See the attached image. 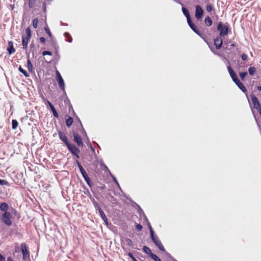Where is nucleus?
<instances>
[{
  "instance_id": "nucleus-20",
  "label": "nucleus",
  "mask_w": 261,
  "mask_h": 261,
  "mask_svg": "<svg viewBox=\"0 0 261 261\" xmlns=\"http://www.w3.org/2000/svg\"><path fill=\"white\" fill-rule=\"evenodd\" d=\"M73 122V119L70 116H68V118L66 119V124L68 127H70Z\"/></svg>"
},
{
  "instance_id": "nucleus-1",
  "label": "nucleus",
  "mask_w": 261,
  "mask_h": 261,
  "mask_svg": "<svg viewBox=\"0 0 261 261\" xmlns=\"http://www.w3.org/2000/svg\"><path fill=\"white\" fill-rule=\"evenodd\" d=\"M149 227L150 233V237L152 242L156 245V246L159 248V249L163 251H165V248L161 243V241L158 237V236L154 234V231L150 225L149 223Z\"/></svg>"
},
{
  "instance_id": "nucleus-34",
  "label": "nucleus",
  "mask_w": 261,
  "mask_h": 261,
  "mask_svg": "<svg viewBox=\"0 0 261 261\" xmlns=\"http://www.w3.org/2000/svg\"><path fill=\"white\" fill-rule=\"evenodd\" d=\"M44 30L45 31V32H46V33L48 34V35L50 37H52V35H51V33L49 29V28L46 27H45L44 28Z\"/></svg>"
},
{
  "instance_id": "nucleus-22",
  "label": "nucleus",
  "mask_w": 261,
  "mask_h": 261,
  "mask_svg": "<svg viewBox=\"0 0 261 261\" xmlns=\"http://www.w3.org/2000/svg\"><path fill=\"white\" fill-rule=\"evenodd\" d=\"M143 252L147 253V254H149V255L152 253L150 248L147 246L143 247Z\"/></svg>"
},
{
  "instance_id": "nucleus-35",
  "label": "nucleus",
  "mask_w": 261,
  "mask_h": 261,
  "mask_svg": "<svg viewBox=\"0 0 261 261\" xmlns=\"http://www.w3.org/2000/svg\"><path fill=\"white\" fill-rule=\"evenodd\" d=\"M64 36L68 38V41L71 42L72 41V38L70 36L69 34L68 33H65L64 34Z\"/></svg>"
},
{
  "instance_id": "nucleus-36",
  "label": "nucleus",
  "mask_w": 261,
  "mask_h": 261,
  "mask_svg": "<svg viewBox=\"0 0 261 261\" xmlns=\"http://www.w3.org/2000/svg\"><path fill=\"white\" fill-rule=\"evenodd\" d=\"M206 10L208 12H210L213 10V7L212 5H208L206 6Z\"/></svg>"
},
{
  "instance_id": "nucleus-41",
  "label": "nucleus",
  "mask_w": 261,
  "mask_h": 261,
  "mask_svg": "<svg viewBox=\"0 0 261 261\" xmlns=\"http://www.w3.org/2000/svg\"><path fill=\"white\" fill-rule=\"evenodd\" d=\"M56 74H57V79H59L60 77V78H62V76L60 74V72H59V71L58 70H56Z\"/></svg>"
},
{
  "instance_id": "nucleus-17",
  "label": "nucleus",
  "mask_w": 261,
  "mask_h": 261,
  "mask_svg": "<svg viewBox=\"0 0 261 261\" xmlns=\"http://www.w3.org/2000/svg\"><path fill=\"white\" fill-rule=\"evenodd\" d=\"M7 50L10 55L12 54L13 53H14L15 51V49L13 47V44L12 42H10L9 43V46L7 48Z\"/></svg>"
},
{
  "instance_id": "nucleus-28",
  "label": "nucleus",
  "mask_w": 261,
  "mask_h": 261,
  "mask_svg": "<svg viewBox=\"0 0 261 261\" xmlns=\"http://www.w3.org/2000/svg\"><path fill=\"white\" fill-rule=\"evenodd\" d=\"M27 65L29 71L31 72L33 69V66L30 59L28 60L27 61Z\"/></svg>"
},
{
  "instance_id": "nucleus-16",
  "label": "nucleus",
  "mask_w": 261,
  "mask_h": 261,
  "mask_svg": "<svg viewBox=\"0 0 261 261\" xmlns=\"http://www.w3.org/2000/svg\"><path fill=\"white\" fill-rule=\"evenodd\" d=\"M9 205L7 203L3 202L0 205V209L2 211L4 212V213H8V212L9 210Z\"/></svg>"
},
{
  "instance_id": "nucleus-51",
  "label": "nucleus",
  "mask_w": 261,
  "mask_h": 261,
  "mask_svg": "<svg viewBox=\"0 0 261 261\" xmlns=\"http://www.w3.org/2000/svg\"><path fill=\"white\" fill-rule=\"evenodd\" d=\"M260 108H261V106H260V108H256V109L258 111H259L260 109Z\"/></svg>"
},
{
  "instance_id": "nucleus-48",
  "label": "nucleus",
  "mask_w": 261,
  "mask_h": 261,
  "mask_svg": "<svg viewBox=\"0 0 261 261\" xmlns=\"http://www.w3.org/2000/svg\"><path fill=\"white\" fill-rule=\"evenodd\" d=\"M7 261H14L11 257H9L7 258Z\"/></svg>"
},
{
  "instance_id": "nucleus-27",
  "label": "nucleus",
  "mask_w": 261,
  "mask_h": 261,
  "mask_svg": "<svg viewBox=\"0 0 261 261\" xmlns=\"http://www.w3.org/2000/svg\"><path fill=\"white\" fill-rule=\"evenodd\" d=\"M38 22H39V20L38 18H34L33 20V26L34 28H37V27H38Z\"/></svg>"
},
{
  "instance_id": "nucleus-2",
  "label": "nucleus",
  "mask_w": 261,
  "mask_h": 261,
  "mask_svg": "<svg viewBox=\"0 0 261 261\" xmlns=\"http://www.w3.org/2000/svg\"><path fill=\"white\" fill-rule=\"evenodd\" d=\"M25 34L26 35H24L22 36V44L23 46V48L26 49L28 47V44L30 39L32 36L31 31L29 27L26 29L25 30Z\"/></svg>"
},
{
  "instance_id": "nucleus-55",
  "label": "nucleus",
  "mask_w": 261,
  "mask_h": 261,
  "mask_svg": "<svg viewBox=\"0 0 261 261\" xmlns=\"http://www.w3.org/2000/svg\"><path fill=\"white\" fill-rule=\"evenodd\" d=\"M135 261H138V260L136 259V260H135Z\"/></svg>"
},
{
  "instance_id": "nucleus-40",
  "label": "nucleus",
  "mask_w": 261,
  "mask_h": 261,
  "mask_svg": "<svg viewBox=\"0 0 261 261\" xmlns=\"http://www.w3.org/2000/svg\"><path fill=\"white\" fill-rule=\"evenodd\" d=\"M241 57L243 61H246L248 58V56L246 54H244L242 55Z\"/></svg>"
},
{
  "instance_id": "nucleus-43",
  "label": "nucleus",
  "mask_w": 261,
  "mask_h": 261,
  "mask_svg": "<svg viewBox=\"0 0 261 261\" xmlns=\"http://www.w3.org/2000/svg\"><path fill=\"white\" fill-rule=\"evenodd\" d=\"M7 183V181L5 180L0 179V185H4Z\"/></svg>"
},
{
  "instance_id": "nucleus-49",
  "label": "nucleus",
  "mask_w": 261,
  "mask_h": 261,
  "mask_svg": "<svg viewBox=\"0 0 261 261\" xmlns=\"http://www.w3.org/2000/svg\"><path fill=\"white\" fill-rule=\"evenodd\" d=\"M257 88L259 91H261V86H257Z\"/></svg>"
},
{
  "instance_id": "nucleus-8",
  "label": "nucleus",
  "mask_w": 261,
  "mask_h": 261,
  "mask_svg": "<svg viewBox=\"0 0 261 261\" xmlns=\"http://www.w3.org/2000/svg\"><path fill=\"white\" fill-rule=\"evenodd\" d=\"M203 14V11L199 5H197L195 7V17L197 20L200 19Z\"/></svg>"
},
{
  "instance_id": "nucleus-31",
  "label": "nucleus",
  "mask_w": 261,
  "mask_h": 261,
  "mask_svg": "<svg viewBox=\"0 0 261 261\" xmlns=\"http://www.w3.org/2000/svg\"><path fill=\"white\" fill-rule=\"evenodd\" d=\"M35 2H36V0H29V7L31 8H33L35 3Z\"/></svg>"
},
{
  "instance_id": "nucleus-46",
  "label": "nucleus",
  "mask_w": 261,
  "mask_h": 261,
  "mask_svg": "<svg viewBox=\"0 0 261 261\" xmlns=\"http://www.w3.org/2000/svg\"><path fill=\"white\" fill-rule=\"evenodd\" d=\"M40 41L42 43H44V42L45 41V39L44 37H41L40 38Z\"/></svg>"
},
{
  "instance_id": "nucleus-21",
  "label": "nucleus",
  "mask_w": 261,
  "mask_h": 261,
  "mask_svg": "<svg viewBox=\"0 0 261 261\" xmlns=\"http://www.w3.org/2000/svg\"><path fill=\"white\" fill-rule=\"evenodd\" d=\"M237 85L243 92H246L247 90L246 87L241 82H239V83Z\"/></svg>"
},
{
  "instance_id": "nucleus-7",
  "label": "nucleus",
  "mask_w": 261,
  "mask_h": 261,
  "mask_svg": "<svg viewBox=\"0 0 261 261\" xmlns=\"http://www.w3.org/2000/svg\"><path fill=\"white\" fill-rule=\"evenodd\" d=\"M21 250L22 253L23 259L26 260L30 257V253L27 249V246L25 243H21Z\"/></svg>"
},
{
  "instance_id": "nucleus-42",
  "label": "nucleus",
  "mask_w": 261,
  "mask_h": 261,
  "mask_svg": "<svg viewBox=\"0 0 261 261\" xmlns=\"http://www.w3.org/2000/svg\"><path fill=\"white\" fill-rule=\"evenodd\" d=\"M232 81L234 82V83L237 85L239 83V82H240V80H239L238 77H237V78H236L234 80H232Z\"/></svg>"
},
{
  "instance_id": "nucleus-10",
  "label": "nucleus",
  "mask_w": 261,
  "mask_h": 261,
  "mask_svg": "<svg viewBox=\"0 0 261 261\" xmlns=\"http://www.w3.org/2000/svg\"><path fill=\"white\" fill-rule=\"evenodd\" d=\"M73 136L74 137V141L80 146H83V143L81 137L76 133H73Z\"/></svg>"
},
{
  "instance_id": "nucleus-26",
  "label": "nucleus",
  "mask_w": 261,
  "mask_h": 261,
  "mask_svg": "<svg viewBox=\"0 0 261 261\" xmlns=\"http://www.w3.org/2000/svg\"><path fill=\"white\" fill-rule=\"evenodd\" d=\"M251 98L252 102L253 105L259 103L258 99L254 95H252L251 96Z\"/></svg>"
},
{
  "instance_id": "nucleus-12",
  "label": "nucleus",
  "mask_w": 261,
  "mask_h": 261,
  "mask_svg": "<svg viewBox=\"0 0 261 261\" xmlns=\"http://www.w3.org/2000/svg\"><path fill=\"white\" fill-rule=\"evenodd\" d=\"M97 210H98L99 213L101 218L102 219V220L105 222L106 224H108V221H107V217L99 206H97Z\"/></svg>"
},
{
  "instance_id": "nucleus-39",
  "label": "nucleus",
  "mask_w": 261,
  "mask_h": 261,
  "mask_svg": "<svg viewBox=\"0 0 261 261\" xmlns=\"http://www.w3.org/2000/svg\"><path fill=\"white\" fill-rule=\"evenodd\" d=\"M128 255L133 261H135V260H136V258L134 257L132 253L129 252L128 253Z\"/></svg>"
},
{
  "instance_id": "nucleus-50",
  "label": "nucleus",
  "mask_w": 261,
  "mask_h": 261,
  "mask_svg": "<svg viewBox=\"0 0 261 261\" xmlns=\"http://www.w3.org/2000/svg\"><path fill=\"white\" fill-rule=\"evenodd\" d=\"M114 180L115 181V182L117 185H118V181H117L115 177H114Z\"/></svg>"
},
{
  "instance_id": "nucleus-3",
  "label": "nucleus",
  "mask_w": 261,
  "mask_h": 261,
  "mask_svg": "<svg viewBox=\"0 0 261 261\" xmlns=\"http://www.w3.org/2000/svg\"><path fill=\"white\" fill-rule=\"evenodd\" d=\"M12 217V214L10 213H4L1 217V219L4 223L7 226H11L12 224L11 218Z\"/></svg>"
},
{
  "instance_id": "nucleus-54",
  "label": "nucleus",
  "mask_w": 261,
  "mask_h": 261,
  "mask_svg": "<svg viewBox=\"0 0 261 261\" xmlns=\"http://www.w3.org/2000/svg\"><path fill=\"white\" fill-rule=\"evenodd\" d=\"M166 254H167L168 256H170V254L169 253L166 252Z\"/></svg>"
},
{
  "instance_id": "nucleus-33",
  "label": "nucleus",
  "mask_w": 261,
  "mask_h": 261,
  "mask_svg": "<svg viewBox=\"0 0 261 261\" xmlns=\"http://www.w3.org/2000/svg\"><path fill=\"white\" fill-rule=\"evenodd\" d=\"M247 73L246 72H240L239 74L242 80H243L244 79V78L247 75Z\"/></svg>"
},
{
  "instance_id": "nucleus-52",
  "label": "nucleus",
  "mask_w": 261,
  "mask_h": 261,
  "mask_svg": "<svg viewBox=\"0 0 261 261\" xmlns=\"http://www.w3.org/2000/svg\"><path fill=\"white\" fill-rule=\"evenodd\" d=\"M231 46H233V47H234V46H236V44H234V43H233V44H231Z\"/></svg>"
},
{
  "instance_id": "nucleus-30",
  "label": "nucleus",
  "mask_w": 261,
  "mask_h": 261,
  "mask_svg": "<svg viewBox=\"0 0 261 261\" xmlns=\"http://www.w3.org/2000/svg\"><path fill=\"white\" fill-rule=\"evenodd\" d=\"M227 70L229 72L230 76H232L233 75H235L236 73L232 70L230 66H227Z\"/></svg>"
},
{
  "instance_id": "nucleus-14",
  "label": "nucleus",
  "mask_w": 261,
  "mask_h": 261,
  "mask_svg": "<svg viewBox=\"0 0 261 261\" xmlns=\"http://www.w3.org/2000/svg\"><path fill=\"white\" fill-rule=\"evenodd\" d=\"M182 11L184 15L187 17L188 23H190V22H191V20L189 12H188V10H187L185 8L182 7Z\"/></svg>"
},
{
  "instance_id": "nucleus-32",
  "label": "nucleus",
  "mask_w": 261,
  "mask_h": 261,
  "mask_svg": "<svg viewBox=\"0 0 261 261\" xmlns=\"http://www.w3.org/2000/svg\"><path fill=\"white\" fill-rule=\"evenodd\" d=\"M125 242H126V245L129 246H132V245H133L132 241L130 239H128V238H127L125 240Z\"/></svg>"
},
{
  "instance_id": "nucleus-38",
  "label": "nucleus",
  "mask_w": 261,
  "mask_h": 261,
  "mask_svg": "<svg viewBox=\"0 0 261 261\" xmlns=\"http://www.w3.org/2000/svg\"><path fill=\"white\" fill-rule=\"evenodd\" d=\"M136 228L138 231H140L142 229V226L141 224H137L136 226Z\"/></svg>"
},
{
  "instance_id": "nucleus-5",
  "label": "nucleus",
  "mask_w": 261,
  "mask_h": 261,
  "mask_svg": "<svg viewBox=\"0 0 261 261\" xmlns=\"http://www.w3.org/2000/svg\"><path fill=\"white\" fill-rule=\"evenodd\" d=\"M76 164H77V165L80 170V172H81V174H82L84 179L85 180L86 182L88 185H89L90 178L88 177L87 173H86V172L85 171V170H84V169L83 168V167H82V166L81 165L80 163L77 160L76 161Z\"/></svg>"
},
{
  "instance_id": "nucleus-45",
  "label": "nucleus",
  "mask_w": 261,
  "mask_h": 261,
  "mask_svg": "<svg viewBox=\"0 0 261 261\" xmlns=\"http://www.w3.org/2000/svg\"><path fill=\"white\" fill-rule=\"evenodd\" d=\"M253 106H254V108L255 109H256V108H260V103H259H259H256V104L253 105Z\"/></svg>"
},
{
  "instance_id": "nucleus-4",
  "label": "nucleus",
  "mask_w": 261,
  "mask_h": 261,
  "mask_svg": "<svg viewBox=\"0 0 261 261\" xmlns=\"http://www.w3.org/2000/svg\"><path fill=\"white\" fill-rule=\"evenodd\" d=\"M217 29L220 31L221 36H224L228 34V27L227 25H223L222 22H219L217 27Z\"/></svg>"
},
{
  "instance_id": "nucleus-29",
  "label": "nucleus",
  "mask_w": 261,
  "mask_h": 261,
  "mask_svg": "<svg viewBox=\"0 0 261 261\" xmlns=\"http://www.w3.org/2000/svg\"><path fill=\"white\" fill-rule=\"evenodd\" d=\"M248 71H249V74L251 75H253L254 74V73L255 72L256 69H255V68L254 67H250L249 68Z\"/></svg>"
},
{
  "instance_id": "nucleus-9",
  "label": "nucleus",
  "mask_w": 261,
  "mask_h": 261,
  "mask_svg": "<svg viewBox=\"0 0 261 261\" xmlns=\"http://www.w3.org/2000/svg\"><path fill=\"white\" fill-rule=\"evenodd\" d=\"M223 39L221 38V36H218L214 40V44L217 49H220L222 45Z\"/></svg>"
},
{
  "instance_id": "nucleus-24",
  "label": "nucleus",
  "mask_w": 261,
  "mask_h": 261,
  "mask_svg": "<svg viewBox=\"0 0 261 261\" xmlns=\"http://www.w3.org/2000/svg\"><path fill=\"white\" fill-rule=\"evenodd\" d=\"M150 256L153 260L155 261H161L160 258L156 255L152 253L150 255Z\"/></svg>"
},
{
  "instance_id": "nucleus-6",
  "label": "nucleus",
  "mask_w": 261,
  "mask_h": 261,
  "mask_svg": "<svg viewBox=\"0 0 261 261\" xmlns=\"http://www.w3.org/2000/svg\"><path fill=\"white\" fill-rule=\"evenodd\" d=\"M67 147L69 151L74 155L77 158H79V153L80 152V150L78 149L77 147L73 144H71L69 143L67 144Z\"/></svg>"
},
{
  "instance_id": "nucleus-53",
  "label": "nucleus",
  "mask_w": 261,
  "mask_h": 261,
  "mask_svg": "<svg viewBox=\"0 0 261 261\" xmlns=\"http://www.w3.org/2000/svg\"><path fill=\"white\" fill-rule=\"evenodd\" d=\"M16 211L15 210H14V214H15L16 213Z\"/></svg>"
},
{
  "instance_id": "nucleus-15",
  "label": "nucleus",
  "mask_w": 261,
  "mask_h": 261,
  "mask_svg": "<svg viewBox=\"0 0 261 261\" xmlns=\"http://www.w3.org/2000/svg\"><path fill=\"white\" fill-rule=\"evenodd\" d=\"M189 25L190 26V27L191 28V29L195 33H196L197 35H198L199 36H201V33L200 32H199V31L197 29L196 27L195 26V25L192 22V21H191V22H190V23H188Z\"/></svg>"
},
{
  "instance_id": "nucleus-44",
  "label": "nucleus",
  "mask_w": 261,
  "mask_h": 261,
  "mask_svg": "<svg viewBox=\"0 0 261 261\" xmlns=\"http://www.w3.org/2000/svg\"><path fill=\"white\" fill-rule=\"evenodd\" d=\"M0 261H6L5 257L0 254Z\"/></svg>"
},
{
  "instance_id": "nucleus-19",
  "label": "nucleus",
  "mask_w": 261,
  "mask_h": 261,
  "mask_svg": "<svg viewBox=\"0 0 261 261\" xmlns=\"http://www.w3.org/2000/svg\"><path fill=\"white\" fill-rule=\"evenodd\" d=\"M204 21H205L206 25L208 27L211 26L213 23L212 20L209 16H207L205 18Z\"/></svg>"
},
{
  "instance_id": "nucleus-47",
  "label": "nucleus",
  "mask_w": 261,
  "mask_h": 261,
  "mask_svg": "<svg viewBox=\"0 0 261 261\" xmlns=\"http://www.w3.org/2000/svg\"><path fill=\"white\" fill-rule=\"evenodd\" d=\"M237 77H238V76H237V74H235V75H232V76H231V77L232 80H234V79H235L236 78H237Z\"/></svg>"
},
{
  "instance_id": "nucleus-11",
  "label": "nucleus",
  "mask_w": 261,
  "mask_h": 261,
  "mask_svg": "<svg viewBox=\"0 0 261 261\" xmlns=\"http://www.w3.org/2000/svg\"><path fill=\"white\" fill-rule=\"evenodd\" d=\"M59 137L60 139L66 144L67 146V144H69V143L68 141L67 137L65 135V134L62 132H59L58 133Z\"/></svg>"
},
{
  "instance_id": "nucleus-23",
  "label": "nucleus",
  "mask_w": 261,
  "mask_h": 261,
  "mask_svg": "<svg viewBox=\"0 0 261 261\" xmlns=\"http://www.w3.org/2000/svg\"><path fill=\"white\" fill-rule=\"evenodd\" d=\"M19 71L22 73L25 77L29 76V74L28 73L26 70L22 69V68L21 66H19L18 68Z\"/></svg>"
},
{
  "instance_id": "nucleus-18",
  "label": "nucleus",
  "mask_w": 261,
  "mask_h": 261,
  "mask_svg": "<svg viewBox=\"0 0 261 261\" xmlns=\"http://www.w3.org/2000/svg\"><path fill=\"white\" fill-rule=\"evenodd\" d=\"M57 81L60 88L63 90H65V84L63 78L60 77L59 79H57Z\"/></svg>"
},
{
  "instance_id": "nucleus-25",
  "label": "nucleus",
  "mask_w": 261,
  "mask_h": 261,
  "mask_svg": "<svg viewBox=\"0 0 261 261\" xmlns=\"http://www.w3.org/2000/svg\"><path fill=\"white\" fill-rule=\"evenodd\" d=\"M18 122L17 121V120H12V129H16V128L17 127V126H18Z\"/></svg>"
},
{
  "instance_id": "nucleus-13",
  "label": "nucleus",
  "mask_w": 261,
  "mask_h": 261,
  "mask_svg": "<svg viewBox=\"0 0 261 261\" xmlns=\"http://www.w3.org/2000/svg\"><path fill=\"white\" fill-rule=\"evenodd\" d=\"M47 103L49 105V106L53 113L54 116L56 118H58L59 117L58 114L57 112L56 111L55 107L52 105V103L48 100L47 101Z\"/></svg>"
},
{
  "instance_id": "nucleus-37",
  "label": "nucleus",
  "mask_w": 261,
  "mask_h": 261,
  "mask_svg": "<svg viewBox=\"0 0 261 261\" xmlns=\"http://www.w3.org/2000/svg\"><path fill=\"white\" fill-rule=\"evenodd\" d=\"M42 55H43V56H46V55L51 56L52 53L49 51L45 50V51H43Z\"/></svg>"
}]
</instances>
